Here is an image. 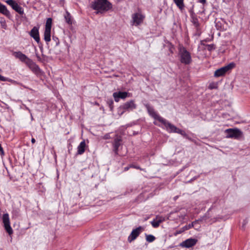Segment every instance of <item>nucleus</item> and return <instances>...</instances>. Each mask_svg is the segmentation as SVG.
Returning a JSON list of instances; mask_svg holds the SVG:
<instances>
[{"label": "nucleus", "instance_id": "nucleus-31", "mask_svg": "<svg viewBox=\"0 0 250 250\" xmlns=\"http://www.w3.org/2000/svg\"><path fill=\"white\" fill-rule=\"evenodd\" d=\"M107 104L108 105L109 107H110V108L111 109V110H112L113 108V101L112 99H108L107 100Z\"/></svg>", "mask_w": 250, "mask_h": 250}, {"label": "nucleus", "instance_id": "nucleus-42", "mask_svg": "<svg viewBox=\"0 0 250 250\" xmlns=\"http://www.w3.org/2000/svg\"><path fill=\"white\" fill-rule=\"evenodd\" d=\"M199 0V2L203 3V4L206 3V0Z\"/></svg>", "mask_w": 250, "mask_h": 250}, {"label": "nucleus", "instance_id": "nucleus-18", "mask_svg": "<svg viewBox=\"0 0 250 250\" xmlns=\"http://www.w3.org/2000/svg\"><path fill=\"white\" fill-rule=\"evenodd\" d=\"M85 146H86L85 142V141L83 140V141H82L80 143V144L79 145V146H78L77 154V155L83 154L85 151Z\"/></svg>", "mask_w": 250, "mask_h": 250}, {"label": "nucleus", "instance_id": "nucleus-22", "mask_svg": "<svg viewBox=\"0 0 250 250\" xmlns=\"http://www.w3.org/2000/svg\"><path fill=\"white\" fill-rule=\"evenodd\" d=\"M176 6L181 10L184 7V0H173Z\"/></svg>", "mask_w": 250, "mask_h": 250}, {"label": "nucleus", "instance_id": "nucleus-34", "mask_svg": "<svg viewBox=\"0 0 250 250\" xmlns=\"http://www.w3.org/2000/svg\"><path fill=\"white\" fill-rule=\"evenodd\" d=\"M181 135L186 138L189 139L188 134L184 130H183V132L181 133Z\"/></svg>", "mask_w": 250, "mask_h": 250}, {"label": "nucleus", "instance_id": "nucleus-10", "mask_svg": "<svg viewBox=\"0 0 250 250\" xmlns=\"http://www.w3.org/2000/svg\"><path fill=\"white\" fill-rule=\"evenodd\" d=\"M2 219L5 230L9 235L12 234L13 233V229L10 226L9 217L8 214H3Z\"/></svg>", "mask_w": 250, "mask_h": 250}, {"label": "nucleus", "instance_id": "nucleus-40", "mask_svg": "<svg viewBox=\"0 0 250 250\" xmlns=\"http://www.w3.org/2000/svg\"><path fill=\"white\" fill-rule=\"evenodd\" d=\"M205 42H207V40H204V41H201V42H200V44L201 45H204V46H206L207 44H206L205 43Z\"/></svg>", "mask_w": 250, "mask_h": 250}, {"label": "nucleus", "instance_id": "nucleus-32", "mask_svg": "<svg viewBox=\"0 0 250 250\" xmlns=\"http://www.w3.org/2000/svg\"><path fill=\"white\" fill-rule=\"evenodd\" d=\"M206 47L207 49L209 51H211L212 50L215 49V47L214 44H207Z\"/></svg>", "mask_w": 250, "mask_h": 250}, {"label": "nucleus", "instance_id": "nucleus-4", "mask_svg": "<svg viewBox=\"0 0 250 250\" xmlns=\"http://www.w3.org/2000/svg\"><path fill=\"white\" fill-rule=\"evenodd\" d=\"M179 56L181 63L187 65L191 62L190 54L183 46L180 47L179 48Z\"/></svg>", "mask_w": 250, "mask_h": 250}, {"label": "nucleus", "instance_id": "nucleus-41", "mask_svg": "<svg viewBox=\"0 0 250 250\" xmlns=\"http://www.w3.org/2000/svg\"><path fill=\"white\" fill-rule=\"evenodd\" d=\"M247 223H248V221H247V220L246 219L243 221V224H242V228H245V226L247 224Z\"/></svg>", "mask_w": 250, "mask_h": 250}, {"label": "nucleus", "instance_id": "nucleus-30", "mask_svg": "<svg viewBox=\"0 0 250 250\" xmlns=\"http://www.w3.org/2000/svg\"><path fill=\"white\" fill-rule=\"evenodd\" d=\"M191 21L196 27H197L199 26V21L196 17H192Z\"/></svg>", "mask_w": 250, "mask_h": 250}, {"label": "nucleus", "instance_id": "nucleus-33", "mask_svg": "<svg viewBox=\"0 0 250 250\" xmlns=\"http://www.w3.org/2000/svg\"><path fill=\"white\" fill-rule=\"evenodd\" d=\"M0 81L2 82H12L13 80L9 79L8 78L5 77L0 74Z\"/></svg>", "mask_w": 250, "mask_h": 250}, {"label": "nucleus", "instance_id": "nucleus-36", "mask_svg": "<svg viewBox=\"0 0 250 250\" xmlns=\"http://www.w3.org/2000/svg\"><path fill=\"white\" fill-rule=\"evenodd\" d=\"M156 219L157 220H160L161 221V223L162 222H163L164 221H165V218L163 217H162V216H157L156 217Z\"/></svg>", "mask_w": 250, "mask_h": 250}, {"label": "nucleus", "instance_id": "nucleus-46", "mask_svg": "<svg viewBox=\"0 0 250 250\" xmlns=\"http://www.w3.org/2000/svg\"><path fill=\"white\" fill-rule=\"evenodd\" d=\"M154 124L155 125H158V126H160V125H158L156 122H154Z\"/></svg>", "mask_w": 250, "mask_h": 250}, {"label": "nucleus", "instance_id": "nucleus-44", "mask_svg": "<svg viewBox=\"0 0 250 250\" xmlns=\"http://www.w3.org/2000/svg\"><path fill=\"white\" fill-rule=\"evenodd\" d=\"M35 142H36L35 139L34 138H32L31 139V142H32V143L34 144V143H35Z\"/></svg>", "mask_w": 250, "mask_h": 250}, {"label": "nucleus", "instance_id": "nucleus-1", "mask_svg": "<svg viewBox=\"0 0 250 250\" xmlns=\"http://www.w3.org/2000/svg\"><path fill=\"white\" fill-rule=\"evenodd\" d=\"M13 55L16 58L19 59L21 62L25 63L37 77H40L44 75V72L40 67L21 51L13 52Z\"/></svg>", "mask_w": 250, "mask_h": 250}, {"label": "nucleus", "instance_id": "nucleus-5", "mask_svg": "<svg viewBox=\"0 0 250 250\" xmlns=\"http://www.w3.org/2000/svg\"><path fill=\"white\" fill-rule=\"evenodd\" d=\"M145 19V16L142 12L138 11L132 14L130 24L135 26L142 24Z\"/></svg>", "mask_w": 250, "mask_h": 250}, {"label": "nucleus", "instance_id": "nucleus-3", "mask_svg": "<svg viewBox=\"0 0 250 250\" xmlns=\"http://www.w3.org/2000/svg\"><path fill=\"white\" fill-rule=\"evenodd\" d=\"M218 199H217L212 204L211 207L208 209L207 212L206 213V214L203 216V217H201L200 219L195 220V221L192 222V223L189 224L187 225H185V226L183 227L182 228H180L179 230H176L175 233L174 235L175 236L182 233V232H184L186 230H187L188 229H190L191 228H193L194 226V225L197 223L199 221H202L204 220H206L208 217V212L210 211L211 209L214 208L216 207V203L218 202Z\"/></svg>", "mask_w": 250, "mask_h": 250}, {"label": "nucleus", "instance_id": "nucleus-7", "mask_svg": "<svg viewBox=\"0 0 250 250\" xmlns=\"http://www.w3.org/2000/svg\"><path fill=\"white\" fill-rule=\"evenodd\" d=\"M225 132L227 138L239 139L243 136V132L237 128L227 129Z\"/></svg>", "mask_w": 250, "mask_h": 250}, {"label": "nucleus", "instance_id": "nucleus-14", "mask_svg": "<svg viewBox=\"0 0 250 250\" xmlns=\"http://www.w3.org/2000/svg\"><path fill=\"white\" fill-rule=\"evenodd\" d=\"M129 96V93L127 92L119 91L113 93V97L116 102H118L120 99H125Z\"/></svg>", "mask_w": 250, "mask_h": 250}, {"label": "nucleus", "instance_id": "nucleus-27", "mask_svg": "<svg viewBox=\"0 0 250 250\" xmlns=\"http://www.w3.org/2000/svg\"><path fill=\"white\" fill-rule=\"evenodd\" d=\"M0 24L1 28L3 29H6L7 28V24L6 23V21L4 18L0 17Z\"/></svg>", "mask_w": 250, "mask_h": 250}, {"label": "nucleus", "instance_id": "nucleus-24", "mask_svg": "<svg viewBox=\"0 0 250 250\" xmlns=\"http://www.w3.org/2000/svg\"><path fill=\"white\" fill-rule=\"evenodd\" d=\"M5 2L7 4L10 5L12 8L13 9L18 3L16 1H15L14 0H7L5 1Z\"/></svg>", "mask_w": 250, "mask_h": 250}, {"label": "nucleus", "instance_id": "nucleus-38", "mask_svg": "<svg viewBox=\"0 0 250 250\" xmlns=\"http://www.w3.org/2000/svg\"><path fill=\"white\" fill-rule=\"evenodd\" d=\"M110 138V133H106L104 135V139H109Z\"/></svg>", "mask_w": 250, "mask_h": 250}, {"label": "nucleus", "instance_id": "nucleus-25", "mask_svg": "<svg viewBox=\"0 0 250 250\" xmlns=\"http://www.w3.org/2000/svg\"><path fill=\"white\" fill-rule=\"evenodd\" d=\"M161 223V221L154 219L153 221L151 222V224L152 225L153 228H156L159 226Z\"/></svg>", "mask_w": 250, "mask_h": 250}, {"label": "nucleus", "instance_id": "nucleus-47", "mask_svg": "<svg viewBox=\"0 0 250 250\" xmlns=\"http://www.w3.org/2000/svg\"><path fill=\"white\" fill-rule=\"evenodd\" d=\"M30 114H31V119H32V120H33V117H32V114H31V112H30Z\"/></svg>", "mask_w": 250, "mask_h": 250}, {"label": "nucleus", "instance_id": "nucleus-43", "mask_svg": "<svg viewBox=\"0 0 250 250\" xmlns=\"http://www.w3.org/2000/svg\"><path fill=\"white\" fill-rule=\"evenodd\" d=\"M130 166H129V167H125L124 168V170H125V171H127V170L129 169V168H130Z\"/></svg>", "mask_w": 250, "mask_h": 250}, {"label": "nucleus", "instance_id": "nucleus-9", "mask_svg": "<svg viewBox=\"0 0 250 250\" xmlns=\"http://www.w3.org/2000/svg\"><path fill=\"white\" fill-rule=\"evenodd\" d=\"M148 113L149 115L153 118L155 120L158 121L163 125L166 123L167 121L166 119L160 116L155 111L152 106H150L149 104H145Z\"/></svg>", "mask_w": 250, "mask_h": 250}, {"label": "nucleus", "instance_id": "nucleus-19", "mask_svg": "<svg viewBox=\"0 0 250 250\" xmlns=\"http://www.w3.org/2000/svg\"><path fill=\"white\" fill-rule=\"evenodd\" d=\"M44 40L46 42H49L51 41V31L44 30Z\"/></svg>", "mask_w": 250, "mask_h": 250}, {"label": "nucleus", "instance_id": "nucleus-49", "mask_svg": "<svg viewBox=\"0 0 250 250\" xmlns=\"http://www.w3.org/2000/svg\"><path fill=\"white\" fill-rule=\"evenodd\" d=\"M2 71V70L1 68H0V72H1Z\"/></svg>", "mask_w": 250, "mask_h": 250}, {"label": "nucleus", "instance_id": "nucleus-45", "mask_svg": "<svg viewBox=\"0 0 250 250\" xmlns=\"http://www.w3.org/2000/svg\"><path fill=\"white\" fill-rule=\"evenodd\" d=\"M25 109L26 110H28L30 113L31 112L30 109L25 105Z\"/></svg>", "mask_w": 250, "mask_h": 250}, {"label": "nucleus", "instance_id": "nucleus-8", "mask_svg": "<svg viewBox=\"0 0 250 250\" xmlns=\"http://www.w3.org/2000/svg\"><path fill=\"white\" fill-rule=\"evenodd\" d=\"M235 66L234 62H230L229 64L217 69L214 73V76L219 77L224 76L228 72L233 68Z\"/></svg>", "mask_w": 250, "mask_h": 250}, {"label": "nucleus", "instance_id": "nucleus-48", "mask_svg": "<svg viewBox=\"0 0 250 250\" xmlns=\"http://www.w3.org/2000/svg\"><path fill=\"white\" fill-rule=\"evenodd\" d=\"M206 203H208L209 202V201L208 200L206 201Z\"/></svg>", "mask_w": 250, "mask_h": 250}, {"label": "nucleus", "instance_id": "nucleus-35", "mask_svg": "<svg viewBox=\"0 0 250 250\" xmlns=\"http://www.w3.org/2000/svg\"><path fill=\"white\" fill-rule=\"evenodd\" d=\"M181 135L186 138L189 139L188 134L184 130H183V132L181 133Z\"/></svg>", "mask_w": 250, "mask_h": 250}, {"label": "nucleus", "instance_id": "nucleus-50", "mask_svg": "<svg viewBox=\"0 0 250 250\" xmlns=\"http://www.w3.org/2000/svg\"><path fill=\"white\" fill-rule=\"evenodd\" d=\"M37 57H38V58L39 59H40V58L39 57H38V56H37Z\"/></svg>", "mask_w": 250, "mask_h": 250}, {"label": "nucleus", "instance_id": "nucleus-13", "mask_svg": "<svg viewBox=\"0 0 250 250\" xmlns=\"http://www.w3.org/2000/svg\"><path fill=\"white\" fill-rule=\"evenodd\" d=\"M197 240L195 238H188L180 243V246L183 248H189L196 245Z\"/></svg>", "mask_w": 250, "mask_h": 250}, {"label": "nucleus", "instance_id": "nucleus-37", "mask_svg": "<svg viewBox=\"0 0 250 250\" xmlns=\"http://www.w3.org/2000/svg\"><path fill=\"white\" fill-rule=\"evenodd\" d=\"M0 155L2 157L4 155V152L3 149L2 147H1L0 144Z\"/></svg>", "mask_w": 250, "mask_h": 250}, {"label": "nucleus", "instance_id": "nucleus-21", "mask_svg": "<svg viewBox=\"0 0 250 250\" xmlns=\"http://www.w3.org/2000/svg\"><path fill=\"white\" fill-rule=\"evenodd\" d=\"M52 19L51 18H49L47 19L46 23H45V30H50L51 29Z\"/></svg>", "mask_w": 250, "mask_h": 250}, {"label": "nucleus", "instance_id": "nucleus-26", "mask_svg": "<svg viewBox=\"0 0 250 250\" xmlns=\"http://www.w3.org/2000/svg\"><path fill=\"white\" fill-rule=\"evenodd\" d=\"M146 240L148 242H152L155 240V237L154 236L151 234H146Z\"/></svg>", "mask_w": 250, "mask_h": 250}, {"label": "nucleus", "instance_id": "nucleus-16", "mask_svg": "<svg viewBox=\"0 0 250 250\" xmlns=\"http://www.w3.org/2000/svg\"><path fill=\"white\" fill-rule=\"evenodd\" d=\"M122 141V137L121 136L116 135L113 143V150L116 154H118L119 147L121 145Z\"/></svg>", "mask_w": 250, "mask_h": 250}, {"label": "nucleus", "instance_id": "nucleus-39", "mask_svg": "<svg viewBox=\"0 0 250 250\" xmlns=\"http://www.w3.org/2000/svg\"><path fill=\"white\" fill-rule=\"evenodd\" d=\"M130 167H133V168H136V169H141V170H143V169H141L140 167L137 166H135V165H130Z\"/></svg>", "mask_w": 250, "mask_h": 250}, {"label": "nucleus", "instance_id": "nucleus-20", "mask_svg": "<svg viewBox=\"0 0 250 250\" xmlns=\"http://www.w3.org/2000/svg\"><path fill=\"white\" fill-rule=\"evenodd\" d=\"M64 18L65 20V21L70 25L72 24L73 23V20L72 19V17L69 13L66 12V15L64 16Z\"/></svg>", "mask_w": 250, "mask_h": 250}, {"label": "nucleus", "instance_id": "nucleus-11", "mask_svg": "<svg viewBox=\"0 0 250 250\" xmlns=\"http://www.w3.org/2000/svg\"><path fill=\"white\" fill-rule=\"evenodd\" d=\"M144 230V228L141 226H139V227L133 229L130 234L128 237V241L129 242H131L132 241L135 240Z\"/></svg>", "mask_w": 250, "mask_h": 250}, {"label": "nucleus", "instance_id": "nucleus-28", "mask_svg": "<svg viewBox=\"0 0 250 250\" xmlns=\"http://www.w3.org/2000/svg\"><path fill=\"white\" fill-rule=\"evenodd\" d=\"M12 214L15 217H18L20 215V209L19 208H14L12 210Z\"/></svg>", "mask_w": 250, "mask_h": 250}, {"label": "nucleus", "instance_id": "nucleus-23", "mask_svg": "<svg viewBox=\"0 0 250 250\" xmlns=\"http://www.w3.org/2000/svg\"><path fill=\"white\" fill-rule=\"evenodd\" d=\"M13 9L21 15L24 14V10L23 8L20 6L18 3L15 6Z\"/></svg>", "mask_w": 250, "mask_h": 250}, {"label": "nucleus", "instance_id": "nucleus-17", "mask_svg": "<svg viewBox=\"0 0 250 250\" xmlns=\"http://www.w3.org/2000/svg\"><path fill=\"white\" fill-rule=\"evenodd\" d=\"M0 13L5 16L8 19H11V15L10 14V12L7 9L6 6L1 3L0 2Z\"/></svg>", "mask_w": 250, "mask_h": 250}, {"label": "nucleus", "instance_id": "nucleus-15", "mask_svg": "<svg viewBox=\"0 0 250 250\" xmlns=\"http://www.w3.org/2000/svg\"><path fill=\"white\" fill-rule=\"evenodd\" d=\"M29 35L38 44L40 42L39 26H34L30 31Z\"/></svg>", "mask_w": 250, "mask_h": 250}, {"label": "nucleus", "instance_id": "nucleus-12", "mask_svg": "<svg viewBox=\"0 0 250 250\" xmlns=\"http://www.w3.org/2000/svg\"><path fill=\"white\" fill-rule=\"evenodd\" d=\"M164 126L168 132L177 133L181 134L183 131V130L179 129L174 125L171 124L168 121H166V123L164 125Z\"/></svg>", "mask_w": 250, "mask_h": 250}, {"label": "nucleus", "instance_id": "nucleus-29", "mask_svg": "<svg viewBox=\"0 0 250 250\" xmlns=\"http://www.w3.org/2000/svg\"><path fill=\"white\" fill-rule=\"evenodd\" d=\"M218 88V83L212 82L209 83L208 85V88L209 89H217Z\"/></svg>", "mask_w": 250, "mask_h": 250}, {"label": "nucleus", "instance_id": "nucleus-2", "mask_svg": "<svg viewBox=\"0 0 250 250\" xmlns=\"http://www.w3.org/2000/svg\"><path fill=\"white\" fill-rule=\"evenodd\" d=\"M91 7L96 10V13L103 14L112 8V4L107 0H94L91 3Z\"/></svg>", "mask_w": 250, "mask_h": 250}, {"label": "nucleus", "instance_id": "nucleus-6", "mask_svg": "<svg viewBox=\"0 0 250 250\" xmlns=\"http://www.w3.org/2000/svg\"><path fill=\"white\" fill-rule=\"evenodd\" d=\"M136 107L137 105L135 104L134 101L130 100L121 105L118 108V112L119 115H121L126 111H130L136 109Z\"/></svg>", "mask_w": 250, "mask_h": 250}]
</instances>
